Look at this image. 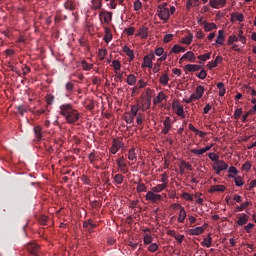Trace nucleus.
<instances>
[{"instance_id":"6e6d98bb","label":"nucleus","mask_w":256,"mask_h":256,"mask_svg":"<svg viewBox=\"0 0 256 256\" xmlns=\"http://www.w3.org/2000/svg\"><path fill=\"white\" fill-rule=\"evenodd\" d=\"M239 41L240 43L246 44L247 43V38L243 36V30H240L238 33Z\"/></svg>"},{"instance_id":"6ab92c4d","label":"nucleus","mask_w":256,"mask_h":256,"mask_svg":"<svg viewBox=\"0 0 256 256\" xmlns=\"http://www.w3.org/2000/svg\"><path fill=\"white\" fill-rule=\"evenodd\" d=\"M225 191V186L223 185H213L210 188V193H223Z\"/></svg>"},{"instance_id":"f03ea898","label":"nucleus","mask_w":256,"mask_h":256,"mask_svg":"<svg viewBox=\"0 0 256 256\" xmlns=\"http://www.w3.org/2000/svg\"><path fill=\"white\" fill-rule=\"evenodd\" d=\"M158 17L161 19V21H169V17H171V14L169 12V8H167V4H163L158 7Z\"/></svg>"},{"instance_id":"4be33fe9","label":"nucleus","mask_w":256,"mask_h":256,"mask_svg":"<svg viewBox=\"0 0 256 256\" xmlns=\"http://www.w3.org/2000/svg\"><path fill=\"white\" fill-rule=\"evenodd\" d=\"M142 111H147L151 107V96H148L146 99L142 100Z\"/></svg>"},{"instance_id":"338daca9","label":"nucleus","mask_w":256,"mask_h":256,"mask_svg":"<svg viewBox=\"0 0 256 256\" xmlns=\"http://www.w3.org/2000/svg\"><path fill=\"white\" fill-rule=\"evenodd\" d=\"M163 53H165V49H163V47H159L155 50V55H157V57H161Z\"/></svg>"},{"instance_id":"09e8293b","label":"nucleus","mask_w":256,"mask_h":256,"mask_svg":"<svg viewBox=\"0 0 256 256\" xmlns=\"http://www.w3.org/2000/svg\"><path fill=\"white\" fill-rule=\"evenodd\" d=\"M190 151L194 155H204V153H206L204 148H202V149L194 148V149H191Z\"/></svg>"},{"instance_id":"3c124183","label":"nucleus","mask_w":256,"mask_h":256,"mask_svg":"<svg viewBox=\"0 0 256 256\" xmlns=\"http://www.w3.org/2000/svg\"><path fill=\"white\" fill-rule=\"evenodd\" d=\"M198 59H199L200 61H207V60L211 59V52L206 53V54H204V55H199V56H198Z\"/></svg>"},{"instance_id":"dca6fc26","label":"nucleus","mask_w":256,"mask_h":256,"mask_svg":"<svg viewBox=\"0 0 256 256\" xmlns=\"http://www.w3.org/2000/svg\"><path fill=\"white\" fill-rule=\"evenodd\" d=\"M185 69L190 73H195V71H201V66L197 64H188L185 66Z\"/></svg>"},{"instance_id":"393cba45","label":"nucleus","mask_w":256,"mask_h":256,"mask_svg":"<svg viewBox=\"0 0 256 256\" xmlns=\"http://www.w3.org/2000/svg\"><path fill=\"white\" fill-rule=\"evenodd\" d=\"M205 231L203 227H196L188 230L189 235H201Z\"/></svg>"},{"instance_id":"20e7f679","label":"nucleus","mask_w":256,"mask_h":256,"mask_svg":"<svg viewBox=\"0 0 256 256\" xmlns=\"http://www.w3.org/2000/svg\"><path fill=\"white\" fill-rule=\"evenodd\" d=\"M100 21L101 23H106V25H109L111 21H113V12L109 11H100L99 13Z\"/></svg>"},{"instance_id":"79ce46f5","label":"nucleus","mask_w":256,"mask_h":256,"mask_svg":"<svg viewBox=\"0 0 256 256\" xmlns=\"http://www.w3.org/2000/svg\"><path fill=\"white\" fill-rule=\"evenodd\" d=\"M17 111H18L19 115H21L23 117V115H25V113H27V106L20 105L17 107Z\"/></svg>"},{"instance_id":"2f4dec72","label":"nucleus","mask_w":256,"mask_h":256,"mask_svg":"<svg viewBox=\"0 0 256 256\" xmlns=\"http://www.w3.org/2000/svg\"><path fill=\"white\" fill-rule=\"evenodd\" d=\"M126 83H128L130 86L135 85V83H137V77L133 74L128 75Z\"/></svg>"},{"instance_id":"aec40b11","label":"nucleus","mask_w":256,"mask_h":256,"mask_svg":"<svg viewBox=\"0 0 256 256\" xmlns=\"http://www.w3.org/2000/svg\"><path fill=\"white\" fill-rule=\"evenodd\" d=\"M231 21H239L240 23H243V21H245V16L241 13H233L231 14Z\"/></svg>"},{"instance_id":"e2e57ef3","label":"nucleus","mask_w":256,"mask_h":256,"mask_svg":"<svg viewBox=\"0 0 256 256\" xmlns=\"http://www.w3.org/2000/svg\"><path fill=\"white\" fill-rule=\"evenodd\" d=\"M142 7L141 1L140 0H136L134 2V11H140Z\"/></svg>"},{"instance_id":"4c0bfd02","label":"nucleus","mask_w":256,"mask_h":256,"mask_svg":"<svg viewBox=\"0 0 256 256\" xmlns=\"http://www.w3.org/2000/svg\"><path fill=\"white\" fill-rule=\"evenodd\" d=\"M128 159L130 161H135L137 159V153H135V148H132L128 152Z\"/></svg>"},{"instance_id":"052dcab7","label":"nucleus","mask_w":256,"mask_h":256,"mask_svg":"<svg viewBox=\"0 0 256 256\" xmlns=\"http://www.w3.org/2000/svg\"><path fill=\"white\" fill-rule=\"evenodd\" d=\"M85 107L86 109H88V111H93V109H95V102L93 100H90Z\"/></svg>"},{"instance_id":"7ed1b4c3","label":"nucleus","mask_w":256,"mask_h":256,"mask_svg":"<svg viewBox=\"0 0 256 256\" xmlns=\"http://www.w3.org/2000/svg\"><path fill=\"white\" fill-rule=\"evenodd\" d=\"M213 169L216 171V175H221V171H226V169H229V165L225 163L223 160H218L214 162Z\"/></svg>"},{"instance_id":"58836bf2","label":"nucleus","mask_w":256,"mask_h":256,"mask_svg":"<svg viewBox=\"0 0 256 256\" xmlns=\"http://www.w3.org/2000/svg\"><path fill=\"white\" fill-rule=\"evenodd\" d=\"M102 1L103 0H92V8L93 9H101V7L103 6Z\"/></svg>"},{"instance_id":"c03bdc74","label":"nucleus","mask_w":256,"mask_h":256,"mask_svg":"<svg viewBox=\"0 0 256 256\" xmlns=\"http://www.w3.org/2000/svg\"><path fill=\"white\" fill-rule=\"evenodd\" d=\"M195 93L201 99V97H203V93H205V88L203 86H198L196 87Z\"/></svg>"},{"instance_id":"0e129e2a","label":"nucleus","mask_w":256,"mask_h":256,"mask_svg":"<svg viewBox=\"0 0 256 256\" xmlns=\"http://www.w3.org/2000/svg\"><path fill=\"white\" fill-rule=\"evenodd\" d=\"M136 123L138 125H143V114L139 113L138 115H136Z\"/></svg>"},{"instance_id":"f704fd0d","label":"nucleus","mask_w":256,"mask_h":256,"mask_svg":"<svg viewBox=\"0 0 256 256\" xmlns=\"http://www.w3.org/2000/svg\"><path fill=\"white\" fill-rule=\"evenodd\" d=\"M118 167L120 169H123L127 167V163L125 162V156H121L117 161H116Z\"/></svg>"},{"instance_id":"473e14b6","label":"nucleus","mask_w":256,"mask_h":256,"mask_svg":"<svg viewBox=\"0 0 256 256\" xmlns=\"http://www.w3.org/2000/svg\"><path fill=\"white\" fill-rule=\"evenodd\" d=\"M211 243H213V238H211V235H208L207 238L204 239L203 242H201L202 247H211Z\"/></svg>"},{"instance_id":"6e6552de","label":"nucleus","mask_w":256,"mask_h":256,"mask_svg":"<svg viewBox=\"0 0 256 256\" xmlns=\"http://www.w3.org/2000/svg\"><path fill=\"white\" fill-rule=\"evenodd\" d=\"M121 147H123V143H121V141L114 139L113 140V145L110 148V153H112V155H116L119 151V149H121Z\"/></svg>"},{"instance_id":"a19ab883","label":"nucleus","mask_w":256,"mask_h":256,"mask_svg":"<svg viewBox=\"0 0 256 256\" xmlns=\"http://www.w3.org/2000/svg\"><path fill=\"white\" fill-rule=\"evenodd\" d=\"M148 251H150V253H155L159 251V245H157V243L150 244L148 247Z\"/></svg>"},{"instance_id":"c85d7f7f","label":"nucleus","mask_w":256,"mask_h":256,"mask_svg":"<svg viewBox=\"0 0 256 256\" xmlns=\"http://www.w3.org/2000/svg\"><path fill=\"white\" fill-rule=\"evenodd\" d=\"M186 217H187V212L185 211L184 207H181L179 217H178V222L179 223H184Z\"/></svg>"},{"instance_id":"9b49d317","label":"nucleus","mask_w":256,"mask_h":256,"mask_svg":"<svg viewBox=\"0 0 256 256\" xmlns=\"http://www.w3.org/2000/svg\"><path fill=\"white\" fill-rule=\"evenodd\" d=\"M184 59H188V61H190V63H195L196 58H195V53H193L192 51H188L187 53H185L181 58H180V62L184 61Z\"/></svg>"},{"instance_id":"ea45409f","label":"nucleus","mask_w":256,"mask_h":256,"mask_svg":"<svg viewBox=\"0 0 256 256\" xmlns=\"http://www.w3.org/2000/svg\"><path fill=\"white\" fill-rule=\"evenodd\" d=\"M249 207V201L243 202L240 206H237L235 211H245Z\"/></svg>"},{"instance_id":"a878e982","label":"nucleus","mask_w":256,"mask_h":256,"mask_svg":"<svg viewBox=\"0 0 256 256\" xmlns=\"http://www.w3.org/2000/svg\"><path fill=\"white\" fill-rule=\"evenodd\" d=\"M223 41H225V32L223 30H219L216 43L218 45H223Z\"/></svg>"},{"instance_id":"69168bd1","label":"nucleus","mask_w":256,"mask_h":256,"mask_svg":"<svg viewBox=\"0 0 256 256\" xmlns=\"http://www.w3.org/2000/svg\"><path fill=\"white\" fill-rule=\"evenodd\" d=\"M198 79H205L207 77V71L205 70H201L198 74H197Z\"/></svg>"},{"instance_id":"864d4df0","label":"nucleus","mask_w":256,"mask_h":256,"mask_svg":"<svg viewBox=\"0 0 256 256\" xmlns=\"http://www.w3.org/2000/svg\"><path fill=\"white\" fill-rule=\"evenodd\" d=\"M176 109V115H178V117H185V111L183 110V106H178V108Z\"/></svg>"},{"instance_id":"f3484780","label":"nucleus","mask_w":256,"mask_h":256,"mask_svg":"<svg viewBox=\"0 0 256 256\" xmlns=\"http://www.w3.org/2000/svg\"><path fill=\"white\" fill-rule=\"evenodd\" d=\"M123 52L126 53L127 57H129L130 61H133L135 59V52L129 48V46H124L123 47Z\"/></svg>"},{"instance_id":"c9c22d12","label":"nucleus","mask_w":256,"mask_h":256,"mask_svg":"<svg viewBox=\"0 0 256 256\" xmlns=\"http://www.w3.org/2000/svg\"><path fill=\"white\" fill-rule=\"evenodd\" d=\"M181 43L184 45H191L193 43V34H189L185 38L182 39Z\"/></svg>"},{"instance_id":"de8ad7c7","label":"nucleus","mask_w":256,"mask_h":256,"mask_svg":"<svg viewBox=\"0 0 256 256\" xmlns=\"http://www.w3.org/2000/svg\"><path fill=\"white\" fill-rule=\"evenodd\" d=\"M208 157L211 161H214V163H217V161H219V155L214 152L209 153Z\"/></svg>"},{"instance_id":"7c9ffc66","label":"nucleus","mask_w":256,"mask_h":256,"mask_svg":"<svg viewBox=\"0 0 256 256\" xmlns=\"http://www.w3.org/2000/svg\"><path fill=\"white\" fill-rule=\"evenodd\" d=\"M217 87L219 89V96L225 97V93H226L225 84L223 82H219L217 84Z\"/></svg>"},{"instance_id":"72a5a7b5","label":"nucleus","mask_w":256,"mask_h":256,"mask_svg":"<svg viewBox=\"0 0 256 256\" xmlns=\"http://www.w3.org/2000/svg\"><path fill=\"white\" fill-rule=\"evenodd\" d=\"M183 167H185L186 169H189V171H193V166H191V164H189V163H187L185 161L181 162V165H180L181 173H185V170L183 169Z\"/></svg>"},{"instance_id":"39448f33","label":"nucleus","mask_w":256,"mask_h":256,"mask_svg":"<svg viewBox=\"0 0 256 256\" xmlns=\"http://www.w3.org/2000/svg\"><path fill=\"white\" fill-rule=\"evenodd\" d=\"M145 197L146 201H151L152 203H159V201H163V196H161V194H155L153 191H148Z\"/></svg>"},{"instance_id":"8fccbe9b","label":"nucleus","mask_w":256,"mask_h":256,"mask_svg":"<svg viewBox=\"0 0 256 256\" xmlns=\"http://www.w3.org/2000/svg\"><path fill=\"white\" fill-rule=\"evenodd\" d=\"M151 243H153V237L149 234L144 235V244L151 245Z\"/></svg>"},{"instance_id":"f257e3e1","label":"nucleus","mask_w":256,"mask_h":256,"mask_svg":"<svg viewBox=\"0 0 256 256\" xmlns=\"http://www.w3.org/2000/svg\"><path fill=\"white\" fill-rule=\"evenodd\" d=\"M59 109L60 115L66 119V122L69 125H75V123H77L81 117L79 111L73 108V104H62L60 105Z\"/></svg>"},{"instance_id":"1a4fd4ad","label":"nucleus","mask_w":256,"mask_h":256,"mask_svg":"<svg viewBox=\"0 0 256 256\" xmlns=\"http://www.w3.org/2000/svg\"><path fill=\"white\" fill-rule=\"evenodd\" d=\"M136 37H141V39H147V37H149V28L145 26L140 27L138 33H136Z\"/></svg>"},{"instance_id":"c756f323","label":"nucleus","mask_w":256,"mask_h":256,"mask_svg":"<svg viewBox=\"0 0 256 256\" xmlns=\"http://www.w3.org/2000/svg\"><path fill=\"white\" fill-rule=\"evenodd\" d=\"M185 51L186 50H185V48L183 46L175 44L172 47L170 53H185Z\"/></svg>"},{"instance_id":"412c9836","label":"nucleus","mask_w":256,"mask_h":256,"mask_svg":"<svg viewBox=\"0 0 256 256\" xmlns=\"http://www.w3.org/2000/svg\"><path fill=\"white\" fill-rule=\"evenodd\" d=\"M142 67H147L148 69H153V61L149 58V56H144Z\"/></svg>"},{"instance_id":"5fc2aeb1","label":"nucleus","mask_w":256,"mask_h":256,"mask_svg":"<svg viewBox=\"0 0 256 256\" xmlns=\"http://www.w3.org/2000/svg\"><path fill=\"white\" fill-rule=\"evenodd\" d=\"M241 115H243V108H238L234 112V119H240Z\"/></svg>"},{"instance_id":"ddd939ff","label":"nucleus","mask_w":256,"mask_h":256,"mask_svg":"<svg viewBox=\"0 0 256 256\" xmlns=\"http://www.w3.org/2000/svg\"><path fill=\"white\" fill-rule=\"evenodd\" d=\"M228 177L230 179H234V183H235L236 187H243L244 182H243V178H241V176H235L233 174H229Z\"/></svg>"},{"instance_id":"4468645a","label":"nucleus","mask_w":256,"mask_h":256,"mask_svg":"<svg viewBox=\"0 0 256 256\" xmlns=\"http://www.w3.org/2000/svg\"><path fill=\"white\" fill-rule=\"evenodd\" d=\"M202 26L204 27V31L206 32L213 31V29H217V24L209 23L207 21H203Z\"/></svg>"},{"instance_id":"774afa93","label":"nucleus","mask_w":256,"mask_h":256,"mask_svg":"<svg viewBox=\"0 0 256 256\" xmlns=\"http://www.w3.org/2000/svg\"><path fill=\"white\" fill-rule=\"evenodd\" d=\"M165 43H169L171 41H173V34H166L164 36V40H163Z\"/></svg>"},{"instance_id":"9d476101","label":"nucleus","mask_w":256,"mask_h":256,"mask_svg":"<svg viewBox=\"0 0 256 256\" xmlns=\"http://www.w3.org/2000/svg\"><path fill=\"white\" fill-rule=\"evenodd\" d=\"M164 128L162 129V133L164 135H169V131H171V118L166 117V119L163 122Z\"/></svg>"},{"instance_id":"13d9d810","label":"nucleus","mask_w":256,"mask_h":256,"mask_svg":"<svg viewBox=\"0 0 256 256\" xmlns=\"http://www.w3.org/2000/svg\"><path fill=\"white\" fill-rule=\"evenodd\" d=\"M252 167V164L249 161H246L243 165H242V170L243 171H250Z\"/></svg>"},{"instance_id":"2eb2a0df","label":"nucleus","mask_w":256,"mask_h":256,"mask_svg":"<svg viewBox=\"0 0 256 256\" xmlns=\"http://www.w3.org/2000/svg\"><path fill=\"white\" fill-rule=\"evenodd\" d=\"M34 133L37 141H41L43 139V128L41 126L34 127Z\"/></svg>"},{"instance_id":"b1692460","label":"nucleus","mask_w":256,"mask_h":256,"mask_svg":"<svg viewBox=\"0 0 256 256\" xmlns=\"http://www.w3.org/2000/svg\"><path fill=\"white\" fill-rule=\"evenodd\" d=\"M142 107L141 104H134L131 107V115H133L134 117H137V115L139 114V111H141Z\"/></svg>"},{"instance_id":"f8f14e48","label":"nucleus","mask_w":256,"mask_h":256,"mask_svg":"<svg viewBox=\"0 0 256 256\" xmlns=\"http://www.w3.org/2000/svg\"><path fill=\"white\" fill-rule=\"evenodd\" d=\"M64 7L68 11H75L77 9V2H75L74 0H67L64 3Z\"/></svg>"},{"instance_id":"5701e85b","label":"nucleus","mask_w":256,"mask_h":256,"mask_svg":"<svg viewBox=\"0 0 256 256\" xmlns=\"http://www.w3.org/2000/svg\"><path fill=\"white\" fill-rule=\"evenodd\" d=\"M247 221H249V216H247V214H242L238 218V221L236 223H237V225H239L241 227L243 225H246Z\"/></svg>"},{"instance_id":"a211bd4d","label":"nucleus","mask_w":256,"mask_h":256,"mask_svg":"<svg viewBox=\"0 0 256 256\" xmlns=\"http://www.w3.org/2000/svg\"><path fill=\"white\" fill-rule=\"evenodd\" d=\"M167 99V95H165L163 92H159L158 96L154 98L153 103L154 105H159L162 101H165Z\"/></svg>"},{"instance_id":"bb28decb","label":"nucleus","mask_w":256,"mask_h":256,"mask_svg":"<svg viewBox=\"0 0 256 256\" xmlns=\"http://www.w3.org/2000/svg\"><path fill=\"white\" fill-rule=\"evenodd\" d=\"M105 31V36H104V41L105 43H109L113 39V34H111V30L109 28H104Z\"/></svg>"},{"instance_id":"680f3d73","label":"nucleus","mask_w":256,"mask_h":256,"mask_svg":"<svg viewBox=\"0 0 256 256\" xmlns=\"http://www.w3.org/2000/svg\"><path fill=\"white\" fill-rule=\"evenodd\" d=\"M73 89H75V84H73L72 82L66 83V91H68V93H71Z\"/></svg>"},{"instance_id":"423d86ee","label":"nucleus","mask_w":256,"mask_h":256,"mask_svg":"<svg viewBox=\"0 0 256 256\" xmlns=\"http://www.w3.org/2000/svg\"><path fill=\"white\" fill-rule=\"evenodd\" d=\"M26 249H27L28 253H30V255H35V256L39 255L40 247L35 242L28 243L26 246Z\"/></svg>"},{"instance_id":"0eeeda50","label":"nucleus","mask_w":256,"mask_h":256,"mask_svg":"<svg viewBox=\"0 0 256 256\" xmlns=\"http://www.w3.org/2000/svg\"><path fill=\"white\" fill-rule=\"evenodd\" d=\"M209 4L213 9H221V7H225L227 0H210Z\"/></svg>"},{"instance_id":"49530a36","label":"nucleus","mask_w":256,"mask_h":256,"mask_svg":"<svg viewBox=\"0 0 256 256\" xmlns=\"http://www.w3.org/2000/svg\"><path fill=\"white\" fill-rule=\"evenodd\" d=\"M123 179H124L123 174H116V175L114 176V181H115V183H117L118 185H121V183H123Z\"/></svg>"},{"instance_id":"cd10ccee","label":"nucleus","mask_w":256,"mask_h":256,"mask_svg":"<svg viewBox=\"0 0 256 256\" xmlns=\"http://www.w3.org/2000/svg\"><path fill=\"white\" fill-rule=\"evenodd\" d=\"M166 188H167L166 183L158 184L157 186L152 188V192L153 193H161V191H165Z\"/></svg>"},{"instance_id":"bf43d9fd","label":"nucleus","mask_w":256,"mask_h":256,"mask_svg":"<svg viewBox=\"0 0 256 256\" xmlns=\"http://www.w3.org/2000/svg\"><path fill=\"white\" fill-rule=\"evenodd\" d=\"M239 41V38L235 35L230 36L228 39V45H233L235 42Z\"/></svg>"},{"instance_id":"37998d69","label":"nucleus","mask_w":256,"mask_h":256,"mask_svg":"<svg viewBox=\"0 0 256 256\" xmlns=\"http://www.w3.org/2000/svg\"><path fill=\"white\" fill-rule=\"evenodd\" d=\"M125 121H126V123L131 124L135 121V116H133V114H131V113H127L125 115Z\"/></svg>"},{"instance_id":"a18cd8bd","label":"nucleus","mask_w":256,"mask_h":256,"mask_svg":"<svg viewBox=\"0 0 256 256\" xmlns=\"http://www.w3.org/2000/svg\"><path fill=\"white\" fill-rule=\"evenodd\" d=\"M82 69L84 71H91L93 69V64H89L86 61H82Z\"/></svg>"},{"instance_id":"603ef678","label":"nucleus","mask_w":256,"mask_h":256,"mask_svg":"<svg viewBox=\"0 0 256 256\" xmlns=\"http://www.w3.org/2000/svg\"><path fill=\"white\" fill-rule=\"evenodd\" d=\"M112 67L114 68V71H119L121 69V62H119V60H114L112 62Z\"/></svg>"},{"instance_id":"e433bc0d","label":"nucleus","mask_w":256,"mask_h":256,"mask_svg":"<svg viewBox=\"0 0 256 256\" xmlns=\"http://www.w3.org/2000/svg\"><path fill=\"white\" fill-rule=\"evenodd\" d=\"M161 85H168L169 84V75L162 74L159 79Z\"/></svg>"},{"instance_id":"4d7b16f0","label":"nucleus","mask_w":256,"mask_h":256,"mask_svg":"<svg viewBox=\"0 0 256 256\" xmlns=\"http://www.w3.org/2000/svg\"><path fill=\"white\" fill-rule=\"evenodd\" d=\"M136 190L138 193H143V191H147V186L144 183L138 184Z\"/></svg>"}]
</instances>
